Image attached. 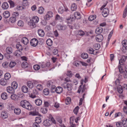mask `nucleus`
<instances>
[{"instance_id":"obj_1","label":"nucleus","mask_w":127,"mask_h":127,"mask_svg":"<svg viewBox=\"0 0 127 127\" xmlns=\"http://www.w3.org/2000/svg\"><path fill=\"white\" fill-rule=\"evenodd\" d=\"M39 21L38 17L37 16H33L32 19L30 20L29 22L28 25L32 28H35L36 26L35 23H37Z\"/></svg>"},{"instance_id":"obj_2","label":"nucleus","mask_w":127,"mask_h":127,"mask_svg":"<svg viewBox=\"0 0 127 127\" xmlns=\"http://www.w3.org/2000/svg\"><path fill=\"white\" fill-rule=\"evenodd\" d=\"M20 105L22 107L28 110H32V106L30 103L26 100L21 101L20 102Z\"/></svg>"},{"instance_id":"obj_3","label":"nucleus","mask_w":127,"mask_h":127,"mask_svg":"<svg viewBox=\"0 0 127 127\" xmlns=\"http://www.w3.org/2000/svg\"><path fill=\"white\" fill-rule=\"evenodd\" d=\"M38 40L35 38H34L31 39L30 41L31 45L33 47H35L38 44Z\"/></svg>"},{"instance_id":"obj_4","label":"nucleus","mask_w":127,"mask_h":127,"mask_svg":"<svg viewBox=\"0 0 127 127\" xmlns=\"http://www.w3.org/2000/svg\"><path fill=\"white\" fill-rule=\"evenodd\" d=\"M68 9L66 7L64 6V7H60L58 10V12L61 14H62L64 11H67Z\"/></svg>"},{"instance_id":"obj_5","label":"nucleus","mask_w":127,"mask_h":127,"mask_svg":"<svg viewBox=\"0 0 127 127\" xmlns=\"http://www.w3.org/2000/svg\"><path fill=\"white\" fill-rule=\"evenodd\" d=\"M58 30L59 31H64L67 29L66 26L65 25L59 24L57 25Z\"/></svg>"},{"instance_id":"obj_6","label":"nucleus","mask_w":127,"mask_h":127,"mask_svg":"<svg viewBox=\"0 0 127 127\" xmlns=\"http://www.w3.org/2000/svg\"><path fill=\"white\" fill-rule=\"evenodd\" d=\"M109 13V10L107 8H105L103 9L102 12V15L104 17H106Z\"/></svg>"},{"instance_id":"obj_7","label":"nucleus","mask_w":127,"mask_h":127,"mask_svg":"<svg viewBox=\"0 0 127 127\" xmlns=\"http://www.w3.org/2000/svg\"><path fill=\"white\" fill-rule=\"evenodd\" d=\"M52 14L51 12H48L47 14L44 16V18L45 20H49L50 18L52 17Z\"/></svg>"},{"instance_id":"obj_8","label":"nucleus","mask_w":127,"mask_h":127,"mask_svg":"<svg viewBox=\"0 0 127 127\" xmlns=\"http://www.w3.org/2000/svg\"><path fill=\"white\" fill-rule=\"evenodd\" d=\"M52 123L51 120L49 119H46L43 122V125L46 126H49Z\"/></svg>"},{"instance_id":"obj_9","label":"nucleus","mask_w":127,"mask_h":127,"mask_svg":"<svg viewBox=\"0 0 127 127\" xmlns=\"http://www.w3.org/2000/svg\"><path fill=\"white\" fill-rule=\"evenodd\" d=\"M103 39V35L101 34H99L96 36V39L97 41L100 42L102 41Z\"/></svg>"},{"instance_id":"obj_10","label":"nucleus","mask_w":127,"mask_h":127,"mask_svg":"<svg viewBox=\"0 0 127 127\" xmlns=\"http://www.w3.org/2000/svg\"><path fill=\"white\" fill-rule=\"evenodd\" d=\"M14 89L12 87L10 86L7 87L6 89L7 92L11 94H12L14 93Z\"/></svg>"},{"instance_id":"obj_11","label":"nucleus","mask_w":127,"mask_h":127,"mask_svg":"<svg viewBox=\"0 0 127 127\" xmlns=\"http://www.w3.org/2000/svg\"><path fill=\"white\" fill-rule=\"evenodd\" d=\"M35 103L37 105L40 106L41 105L42 101L41 99L37 98L35 100Z\"/></svg>"},{"instance_id":"obj_12","label":"nucleus","mask_w":127,"mask_h":127,"mask_svg":"<svg viewBox=\"0 0 127 127\" xmlns=\"http://www.w3.org/2000/svg\"><path fill=\"white\" fill-rule=\"evenodd\" d=\"M21 89L22 92L24 93H27L28 91V88L27 86H23Z\"/></svg>"},{"instance_id":"obj_13","label":"nucleus","mask_w":127,"mask_h":127,"mask_svg":"<svg viewBox=\"0 0 127 127\" xmlns=\"http://www.w3.org/2000/svg\"><path fill=\"white\" fill-rule=\"evenodd\" d=\"M22 52L21 51L16 50L14 53V55L17 57H19L21 56Z\"/></svg>"},{"instance_id":"obj_14","label":"nucleus","mask_w":127,"mask_h":127,"mask_svg":"<svg viewBox=\"0 0 127 127\" xmlns=\"http://www.w3.org/2000/svg\"><path fill=\"white\" fill-rule=\"evenodd\" d=\"M38 33L39 36L43 37L44 35V31L42 29H40L38 31Z\"/></svg>"},{"instance_id":"obj_15","label":"nucleus","mask_w":127,"mask_h":127,"mask_svg":"<svg viewBox=\"0 0 127 127\" xmlns=\"http://www.w3.org/2000/svg\"><path fill=\"white\" fill-rule=\"evenodd\" d=\"M10 98L16 101L18 100L19 97L15 94H12L11 95Z\"/></svg>"},{"instance_id":"obj_16","label":"nucleus","mask_w":127,"mask_h":127,"mask_svg":"<svg viewBox=\"0 0 127 127\" xmlns=\"http://www.w3.org/2000/svg\"><path fill=\"white\" fill-rule=\"evenodd\" d=\"M1 116L2 118L4 119L8 117V114L5 111L1 112Z\"/></svg>"},{"instance_id":"obj_17","label":"nucleus","mask_w":127,"mask_h":127,"mask_svg":"<svg viewBox=\"0 0 127 127\" xmlns=\"http://www.w3.org/2000/svg\"><path fill=\"white\" fill-rule=\"evenodd\" d=\"M7 80L4 78H2L0 80V84L3 85L5 86L6 85L7 83Z\"/></svg>"},{"instance_id":"obj_18","label":"nucleus","mask_w":127,"mask_h":127,"mask_svg":"<svg viewBox=\"0 0 127 127\" xmlns=\"http://www.w3.org/2000/svg\"><path fill=\"white\" fill-rule=\"evenodd\" d=\"M21 66L22 67L24 68H28L30 66V65L26 62H25L22 63L21 64Z\"/></svg>"},{"instance_id":"obj_19","label":"nucleus","mask_w":127,"mask_h":127,"mask_svg":"<svg viewBox=\"0 0 127 127\" xmlns=\"http://www.w3.org/2000/svg\"><path fill=\"white\" fill-rule=\"evenodd\" d=\"M21 41L25 45H27L29 43L28 40L26 37H23Z\"/></svg>"},{"instance_id":"obj_20","label":"nucleus","mask_w":127,"mask_h":127,"mask_svg":"<svg viewBox=\"0 0 127 127\" xmlns=\"http://www.w3.org/2000/svg\"><path fill=\"white\" fill-rule=\"evenodd\" d=\"M10 15V13L7 11H5L3 13V17L6 18H8L9 17Z\"/></svg>"},{"instance_id":"obj_21","label":"nucleus","mask_w":127,"mask_h":127,"mask_svg":"<svg viewBox=\"0 0 127 127\" xmlns=\"http://www.w3.org/2000/svg\"><path fill=\"white\" fill-rule=\"evenodd\" d=\"M102 31V29L101 27L97 28L95 30V32L96 34L98 35L100 34L101 33Z\"/></svg>"},{"instance_id":"obj_22","label":"nucleus","mask_w":127,"mask_h":127,"mask_svg":"<svg viewBox=\"0 0 127 127\" xmlns=\"http://www.w3.org/2000/svg\"><path fill=\"white\" fill-rule=\"evenodd\" d=\"M74 15L75 18L77 19H79L81 18L80 13L78 12H75Z\"/></svg>"},{"instance_id":"obj_23","label":"nucleus","mask_w":127,"mask_h":127,"mask_svg":"<svg viewBox=\"0 0 127 127\" xmlns=\"http://www.w3.org/2000/svg\"><path fill=\"white\" fill-rule=\"evenodd\" d=\"M9 7L8 3L6 2H4L3 3L2 7L3 9H6Z\"/></svg>"},{"instance_id":"obj_24","label":"nucleus","mask_w":127,"mask_h":127,"mask_svg":"<svg viewBox=\"0 0 127 127\" xmlns=\"http://www.w3.org/2000/svg\"><path fill=\"white\" fill-rule=\"evenodd\" d=\"M63 90V88L60 87H58L56 89V92L57 93L59 94L61 93Z\"/></svg>"},{"instance_id":"obj_25","label":"nucleus","mask_w":127,"mask_h":127,"mask_svg":"<svg viewBox=\"0 0 127 127\" xmlns=\"http://www.w3.org/2000/svg\"><path fill=\"white\" fill-rule=\"evenodd\" d=\"M7 53L8 54H10L13 52L12 48L11 47H7L6 49Z\"/></svg>"},{"instance_id":"obj_26","label":"nucleus","mask_w":127,"mask_h":127,"mask_svg":"<svg viewBox=\"0 0 127 127\" xmlns=\"http://www.w3.org/2000/svg\"><path fill=\"white\" fill-rule=\"evenodd\" d=\"M1 97L3 99L5 100L7 98V94L6 93H3L1 95Z\"/></svg>"},{"instance_id":"obj_27","label":"nucleus","mask_w":127,"mask_h":127,"mask_svg":"<svg viewBox=\"0 0 127 127\" xmlns=\"http://www.w3.org/2000/svg\"><path fill=\"white\" fill-rule=\"evenodd\" d=\"M16 64L15 62L11 61L10 62L9 64V66L10 68H12L15 66Z\"/></svg>"},{"instance_id":"obj_28","label":"nucleus","mask_w":127,"mask_h":127,"mask_svg":"<svg viewBox=\"0 0 127 127\" xmlns=\"http://www.w3.org/2000/svg\"><path fill=\"white\" fill-rule=\"evenodd\" d=\"M27 85L31 89L33 88L34 86L33 83L30 81H29L27 82Z\"/></svg>"},{"instance_id":"obj_29","label":"nucleus","mask_w":127,"mask_h":127,"mask_svg":"<svg viewBox=\"0 0 127 127\" xmlns=\"http://www.w3.org/2000/svg\"><path fill=\"white\" fill-rule=\"evenodd\" d=\"M11 77L10 74L8 73H7L5 74L4 75V79L7 80H9Z\"/></svg>"},{"instance_id":"obj_30","label":"nucleus","mask_w":127,"mask_h":127,"mask_svg":"<svg viewBox=\"0 0 127 127\" xmlns=\"http://www.w3.org/2000/svg\"><path fill=\"white\" fill-rule=\"evenodd\" d=\"M16 48L18 50L21 51L23 50L22 46L19 43H18L16 44Z\"/></svg>"},{"instance_id":"obj_31","label":"nucleus","mask_w":127,"mask_h":127,"mask_svg":"<svg viewBox=\"0 0 127 127\" xmlns=\"http://www.w3.org/2000/svg\"><path fill=\"white\" fill-rule=\"evenodd\" d=\"M96 15H91L89 16L88 19L89 20L91 21L95 19L96 18Z\"/></svg>"},{"instance_id":"obj_32","label":"nucleus","mask_w":127,"mask_h":127,"mask_svg":"<svg viewBox=\"0 0 127 127\" xmlns=\"http://www.w3.org/2000/svg\"><path fill=\"white\" fill-rule=\"evenodd\" d=\"M122 122L124 127H127V119H124L122 120Z\"/></svg>"},{"instance_id":"obj_33","label":"nucleus","mask_w":127,"mask_h":127,"mask_svg":"<svg viewBox=\"0 0 127 127\" xmlns=\"http://www.w3.org/2000/svg\"><path fill=\"white\" fill-rule=\"evenodd\" d=\"M46 43L47 45L50 46L52 44L53 41L50 39H48L46 40Z\"/></svg>"},{"instance_id":"obj_34","label":"nucleus","mask_w":127,"mask_h":127,"mask_svg":"<svg viewBox=\"0 0 127 127\" xmlns=\"http://www.w3.org/2000/svg\"><path fill=\"white\" fill-rule=\"evenodd\" d=\"M11 86L14 89H16L17 87V84L15 81L13 82L11 84Z\"/></svg>"},{"instance_id":"obj_35","label":"nucleus","mask_w":127,"mask_h":127,"mask_svg":"<svg viewBox=\"0 0 127 127\" xmlns=\"http://www.w3.org/2000/svg\"><path fill=\"white\" fill-rule=\"evenodd\" d=\"M44 9L42 7H40L38 9V12L39 13L41 14L43 13Z\"/></svg>"},{"instance_id":"obj_36","label":"nucleus","mask_w":127,"mask_h":127,"mask_svg":"<svg viewBox=\"0 0 127 127\" xmlns=\"http://www.w3.org/2000/svg\"><path fill=\"white\" fill-rule=\"evenodd\" d=\"M117 90L119 93L120 94L122 93L123 91V89L121 86H119L117 87Z\"/></svg>"},{"instance_id":"obj_37","label":"nucleus","mask_w":127,"mask_h":127,"mask_svg":"<svg viewBox=\"0 0 127 127\" xmlns=\"http://www.w3.org/2000/svg\"><path fill=\"white\" fill-rule=\"evenodd\" d=\"M116 125L117 127H124L123 125L122 122H116Z\"/></svg>"},{"instance_id":"obj_38","label":"nucleus","mask_w":127,"mask_h":127,"mask_svg":"<svg viewBox=\"0 0 127 127\" xmlns=\"http://www.w3.org/2000/svg\"><path fill=\"white\" fill-rule=\"evenodd\" d=\"M83 80H82H82H81V85H80L79 86V89H78L77 91V93H80L81 91L82 86L83 84Z\"/></svg>"},{"instance_id":"obj_39","label":"nucleus","mask_w":127,"mask_h":127,"mask_svg":"<svg viewBox=\"0 0 127 127\" xmlns=\"http://www.w3.org/2000/svg\"><path fill=\"white\" fill-rule=\"evenodd\" d=\"M14 113L16 114H19L21 111L20 109L19 108H15L14 110Z\"/></svg>"},{"instance_id":"obj_40","label":"nucleus","mask_w":127,"mask_h":127,"mask_svg":"<svg viewBox=\"0 0 127 127\" xmlns=\"http://www.w3.org/2000/svg\"><path fill=\"white\" fill-rule=\"evenodd\" d=\"M81 57L84 59H86L88 57V55L86 53H82L81 56Z\"/></svg>"},{"instance_id":"obj_41","label":"nucleus","mask_w":127,"mask_h":127,"mask_svg":"<svg viewBox=\"0 0 127 127\" xmlns=\"http://www.w3.org/2000/svg\"><path fill=\"white\" fill-rule=\"evenodd\" d=\"M127 5L125 8L124 11V13L123 14V18H125L127 16Z\"/></svg>"},{"instance_id":"obj_42","label":"nucleus","mask_w":127,"mask_h":127,"mask_svg":"<svg viewBox=\"0 0 127 127\" xmlns=\"http://www.w3.org/2000/svg\"><path fill=\"white\" fill-rule=\"evenodd\" d=\"M16 18L15 17L13 16L10 17L9 19V21L11 23H14L16 21Z\"/></svg>"},{"instance_id":"obj_43","label":"nucleus","mask_w":127,"mask_h":127,"mask_svg":"<svg viewBox=\"0 0 127 127\" xmlns=\"http://www.w3.org/2000/svg\"><path fill=\"white\" fill-rule=\"evenodd\" d=\"M71 99L69 97H67L65 100V103L67 105L69 104L71 101Z\"/></svg>"},{"instance_id":"obj_44","label":"nucleus","mask_w":127,"mask_h":127,"mask_svg":"<svg viewBox=\"0 0 127 127\" xmlns=\"http://www.w3.org/2000/svg\"><path fill=\"white\" fill-rule=\"evenodd\" d=\"M48 109L47 108H42L41 109V111L43 113L45 114L47 112Z\"/></svg>"},{"instance_id":"obj_45","label":"nucleus","mask_w":127,"mask_h":127,"mask_svg":"<svg viewBox=\"0 0 127 127\" xmlns=\"http://www.w3.org/2000/svg\"><path fill=\"white\" fill-rule=\"evenodd\" d=\"M66 88L67 89V90L68 91H71L72 88V84L71 83H68L67 85Z\"/></svg>"},{"instance_id":"obj_46","label":"nucleus","mask_w":127,"mask_h":127,"mask_svg":"<svg viewBox=\"0 0 127 127\" xmlns=\"http://www.w3.org/2000/svg\"><path fill=\"white\" fill-rule=\"evenodd\" d=\"M71 8L72 10H75L77 8V6L75 3H73L71 6Z\"/></svg>"},{"instance_id":"obj_47","label":"nucleus","mask_w":127,"mask_h":127,"mask_svg":"<svg viewBox=\"0 0 127 127\" xmlns=\"http://www.w3.org/2000/svg\"><path fill=\"white\" fill-rule=\"evenodd\" d=\"M35 121L36 122V123H40L41 121V118L39 117H36L35 119Z\"/></svg>"},{"instance_id":"obj_48","label":"nucleus","mask_w":127,"mask_h":127,"mask_svg":"<svg viewBox=\"0 0 127 127\" xmlns=\"http://www.w3.org/2000/svg\"><path fill=\"white\" fill-rule=\"evenodd\" d=\"M88 52L90 54H95L94 50L92 48H90L88 51Z\"/></svg>"},{"instance_id":"obj_49","label":"nucleus","mask_w":127,"mask_h":127,"mask_svg":"<svg viewBox=\"0 0 127 127\" xmlns=\"http://www.w3.org/2000/svg\"><path fill=\"white\" fill-rule=\"evenodd\" d=\"M18 25L20 27H23L24 25L23 22L22 20H19L18 22Z\"/></svg>"},{"instance_id":"obj_50","label":"nucleus","mask_w":127,"mask_h":127,"mask_svg":"<svg viewBox=\"0 0 127 127\" xmlns=\"http://www.w3.org/2000/svg\"><path fill=\"white\" fill-rule=\"evenodd\" d=\"M122 43L124 47L125 48L127 46V40H123L122 41Z\"/></svg>"},{"instance_id":"obj_51","label":"nucleus","mask_w":127,"mask_h":127,"mask_svg":"<svg viewBox=\"0 0 127 127\" xmlns=\"http://www.w3.org/2000/svg\"><path fill=\"white\" fill-rule=\"evenodd\" d=\"M31 114L33 116L39 115V113L36 111L31 112Z\"/></svg>"},{"instance_id":"obj_52","label":"nucleus","mask_w":127,"mask_h":127,"mask_svg":"<svg viewBox=\"0 0 127 127\" xmlns=\"http://www.w3.org/2000/svg\"><path fill=\"white\" fill-rule=\"evenodd\" d=\"M36 88L39 91H41L43 89L42 86L40 84H38L36 86Z\"/></svg>"},{"instance_id":"obj_53","label":"nucleus","mask_w":127,"mask_h":127,"mask_svg":"<svg viewBox=\"0 0 127 127\" xmlns=\"http://www.w3.org/2000/svg\"><path fill=\"white\" fill-rule=\"evenodd\" d=\"M79 107L78 106L76 107L73 110V112L74 114L76 115L78 113L79 110Z\"/></svg>"},{"instance_id":"obj_54","label":"nucleus","mask_w":127,"mask_h":127,"mask_svg":"<svg viewBox=\"0 0 127 127\" xmlns=\"http://www.w3.org/2000/svg\"><path fill=\"white\" fill-rule=\"evenodd\" d=\"M40 68V66L38 65H35L33 66V68L35 70H38Z\"/></svg>"},{"instance_id":"obj_55","label":"nucleus","mask_w":127,"mask_h":127,"mask_svg":"<svg viewBox=\"0 0 127 127\" xmlns=\"http://www.w3.org/2000/svg\"><path fill=\"white\" fill-rule=\"evenodd\" d=\"M52 87L51 89V91L52 93H54L56 91V87L55 86H52Z\"/></svg>"},{"instance_id":"obj_56","label":"nucleus","mask_w":127,"mask_h":127,"mask_svg":"<svg viewBox=\"0 0 127 127\" xmlns=\"http://www.w3.org/2000/svg\"><path fill=\"white\" fill-rule=\"evenodd\" d=\"M62 17H61L58 14L56 16L55 19L56 20H58L61 21L62 20Z\"/></svg>"},{"instance_id":"obj_57","label":"nucleus","mask_w":127,"mask_h":127,"mask_svg":"<svg viewBox=\"0 0 127 127\" xmlns=\"http://www.w3.org/2000/svg\"><path fill=\"white\" fill-rule=\"evenodd\" d=\"M94 46L96 50L99 49L100 48V45L99 44H95L94 45Z\"/></svg>"},{"instance_id":"obj_58","label":"nucleus","mask_w":127,"mask_h":127,"mask_svg":"<svg viewBox=\"0 0 127 127\" xmlns=\"http://www.w3.org/2000/svg\"><path fill=\"white\" fill-rule=\"evenodd\" d=\"M73 75V74L71 73V72L70 71H68L66 74L68 76L70 77H71Z\"/></svg>"},{"instance_id":"obj_59","label":"nucleus","mask_w":127,"mask_h":127,"mask_svg":"<svg viewBox=\"0 0 127 127\" xmlns=\"http://www.w3.org/2000/svg\"><path fill=\"white\" fill-rule=\"evenodd\" d=\"M43 93L46 95H48L49 94V91L48 89H44L43 90Z\"/></svg>"},{"instance_id":"obj_60","label":"nucleus","mask_w":127,"mask_h":127,"mask_svg":"<svg viewBox=\"0 0 127 127\" xmlns=\"http://www.w3.org/2000/svg\"><path fill=\"white\" fill-rule=\"evenodd\" d=\"M118 68L120 72L122 73H123L124 72V70L122 66L121 65H119Z\"/></svg>"},{"instance_id":"obj_61","label":"nucleus","mask_w":127,"mask_h":127,"mask_svg":"<svg viewBox=\"0 0 127 127\" xmlns=\"http://www.w3.org/2000/svg\"><path fill=\"white\" fill-rule=\"evenodd\" d=\"M44 106L46 107V108H47L50 106V104L47 101H45L44 102Z\"/></svg>"},{"instance_id":"obj_62","label":"nucleus","mask_w":127,"mask_h":127,"mask_svg":"<svg viewBox=\"0 0 127 127\" xmlns=\"http://www.w3.org/2000/svg\"><path fill=\"white\" fill-rule=\"evenodd\" d=\"M78 34L80 35L83 36L85 34V33L82 31L80 30L79 31Z\"/></svg>"},{"instance_id":"obj_63","label":"nucleus","mask_w":127,"mask_h":127,"mask_svg":"<svg viewBox=\"0 0 127 127\" xmlns=\"http://www.w3.org/2000/svg\"><path fill=\"white\" fill-rule=\"evenodd\" d=\"M17 9L18 10H22L24 8V7L22 6L18 5L17 7Z\"/></svg>"},{"instance_id":"obj_64","label":"nucleus","mask_w":127,"mask_h":127,"mask_svg":"<svg viewBox=\"0 0 127 127\" xmlns=\"http://www.w3.org/2000/svg\"><path fill=\"white\" fill-rule=\"evenodd\" d=\"M8 2L9 3L10 6L12 7H13L14 6V3L12 0H9L8 1Z\"/></svg>"}]
</instances>
